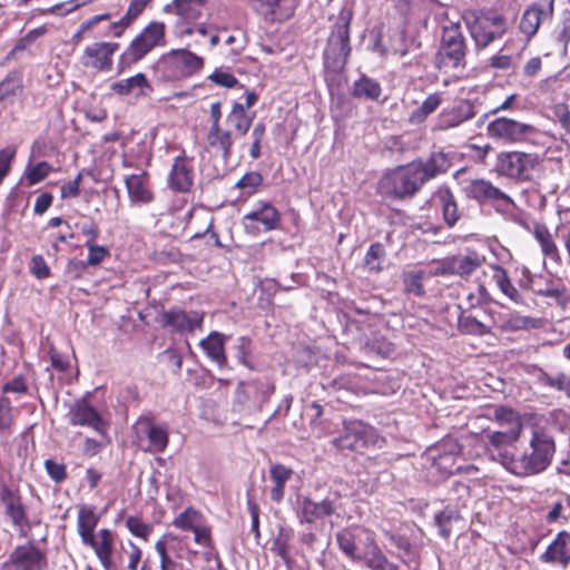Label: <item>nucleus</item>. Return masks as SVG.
<instances>
[{
	"label": "nucleus",
	"instance_id": "nucleus-1",
	"mask_svg": "<svg viewBox=\"0 0 570 570\" xmlns=\"http://www.w3.org/2000/svg\"><path fill=\"white\" fill-rule=\"evenodd\" d=\"M492 420L498 423L500 430L484 429L478 440L493 458L511 470L514 458L508 448L519 442L523 431V422L520 413L507 405H499L493 411Z\"/></svg>",
	"mask_w": 570,
	"mask_h": 570
},
{
	"label": "nucleus",
	"instance_id": "nucleus-2",
	"mask_svg": "<svg viewBox=\"0 0 570 570\" xmlns=\"http://www.w3.org/2000/svg\"><path fill=\"white\" fill-rule=\"evenodd\" d=\"M332 446L344 454L366 455L386 445V439L372 424L358 419L344 420L338 434L331 440Z\"/></svg>",
	"mask_w": 570,
	"mask_h": 570
},
{
	"label": "nucleus",
	"instance_id": "nucleus-3",
	"mask_svg": "<svg viewBox=\"0 0 570 570\" xmlns=\"http://www.w3.org/2000/svg\"><path fill=\"white\" fill-rule=\"evenodd\" d=\"M205 59L187 48L170 49L154 63L153 70L157 82L177 85L199 73Z\"/></svg>",
	"mask_w": 570,
	"mask_h": 570
},
{
	"label": "nucleus",
	"instance_id": "nucleus-4",
	"mask_svg": "<svg viewBox=\"0 0 570 570\" xmlns=\"http://www.w3.org/2000/svg\"><path fill=\"white\" fill-rule=\"evenodd\" d=\"M468 43L459 22H449L442 29L434 66L440 72L462 73L466 68Z\"/></svg>",
	"mask_w": 570,
	"mask_h": 570
},
{
	"label": "nucleus",
	"instance_id": "nucleus-5",
	"mask_svg": "<svg viewBox=\"0 0 570 570\" xmlns=\"http://www.w3.org/2000/svg\"><path fill=\"white\" fill-rule=\"evenodd\" d=\"M167 26L164 21H149L120 53L118 67L122 71L138 63L156 48L167 45Z\"/></svg>",
	"mask_w": 570,
	"mask_h": 570
},
{
	"label": "nucleus",
	"instance_id": "nucleus-6",
	"mask_svg": "<svg viewBox=\"0 0 570 570\" xmlns=\"http://www.w3.org/2000/svg\"><path fill=\"white\" fill-rule=\"evenodd\" d=\"M530 452L514 459L511 471L517 475H533L543 472L556 453L553 438L543 430H534L530 439Z\"/></svg>",
	"mask_w": 570,
	"mask_h": 570
},
{
	"label": "nucleus",
	"instance_id": "nucleus-7",
	"mask_svg": "<svg viewBox=\"0 0 570 570\" xmlns=\"http://www.w3.org/2000/svg\"><path fill=\"white\" fill-rule=\"evenodd\" d=\"M466 27L474 46L484 49L497 40L503 38L508 31L507 17L495 9H480L465 18Z\"/></svg>",
	"mask_w": 570,
	"mask_h": 570
},
{
	"label": "nucleus",
	"instance_id": "nucleus-8",
	"mask_svg": "<svg viewBox=\"0 0 570 570\" xmlns=\"http://www.w3.org/2000/svg\"><path fill=\"white\" fill-rule=\"evenodd\" d=\"M352 19V10L342 9L340 11L323 52L324 65L327 69L338 71L347 63L352 51L350 43V27Z\"/></svg>",
	"mask_w": 570,
	"mask_h": 570
},
{
	"label": "nucleus",
	"instance_id": "nucleus-9",
	"mask_svg": "<svg viewBox=\"0 0 570 570\" xmlns=\"http://www.w3.org/2000/svg\"><path fill=\"white\" fill-rule=\"evenodd\" d=\"M423 185L416 167L410 163L386 173L379 181V190L389 198L404 200L415 196Z\"/></svg>",
	"mask_w": 570,
	"mask_h": 570
},
{
	"label": "nucleus",
	"instance_id": "nucleus-10",
	"mask_svg": "<svg viewBox=\"0 0 570 570\" xmlns=\"http://www.w3.org/2000/svg\"><path fill=\"white\" fill-rule=\"evenodd\" d=\"M154 549L159 559V570H184L183 560L197 554L186 537L171 531L163 533L155 541Z\"/></svg>",
	"mask_w": 570,
	"mask_h": 570
},
{
	"label": "nucleus",
	"instance_id": "nucleus-11",
	"mask_svg": "<svg viewBox=\"0 0 570 570\" xmlns=\"http://www.w3.org/2000/svg\"><path fill=\"white\" fill-rule=\"evenodd\" d=\"M171 524L183 532H191L194 534V542L207 549L204 553V559L210 560L215 551L213 530L199 510L193 505L187 507L173 519Z\"/></svg>",
	"mask_w": 570,
	"mask_h": 570
},
{
	"label": "nucleus",
	"instance_id": "nucleus-12",
	"mask_svg": "<svg viewBox=\"0 0 570 570\" xmlns=\"http://www.w3.org/2000/svg\"><path fill=\"white\" fill-rule=\"evenodd\" d=\"M232 125L224 119V125L207 127L204 149L214 157L228 161L234 151L235 140L247 135L250 128Z\"/></svg>",
	"mask_w": 570,
	"mask_h": 570
},
{
	"label": "nucleus",
	"instance_id": "nucleus-13",
	"mask_svg": "<svg viewBox=\"0 0 570 570\" xmlns=\"http://www.w3.org/2000/svg\"><path fill=\"white\" fill-rule=\"evenodd\" d=\"M111 18L112 14L110 12H102L83 20L71 37L72 45L78 46L83 40L90 39L121 38L126 32V28L120 19L111 21Z\"/></svg>",
	"mask_w": 570,
	"mask_h": 570
},
{
	"label": "nucleus",
	"instance_id": "nucleus-14",
	"mask_svg": "<svg viewBox=\"0 0 570 570\" xmlns=\"http://www.w3.org/2000/svg\"><path fill=\"white\" fill-rule=\"evenodd\" d=\"M535 127L509 117H497L487 125L489 138L503 145H519L534 135Z\"/></svg>",
	"mask_w": 570,
	"mask_h": 570
},
{
	"label": "nucleus",
	"instance_id": "nucleus-15",
	"mask_svg": "<svg viewBox=\"0 0 570 570\" xmlns=\"http://www.w3.org/2000/svg\"><path fill=\"white\" fill-rule=\"evenodd\" d=\"M132 430L146 452L164 453L169 444L167 424H157L153 415L139 416L132 425Z\"/></svg>",
	"mask_w": 570,
	"mask_h": 570
},
{
	"label": "nucleus",
	"instance_id": "nucleus-16",
	"mask_svg": "<svg viewBox=\"0 0 570 570\" xmlns=\"http://www.w3.org/2000/svg\"><path fill=\"white\" fill-rule=\"evenodd\" d=\"M538 165V155L523 151H502L497 157L495 170L499 175L524 181Z\"/></svg>",
	"mask_w": 570,
	"mask_h": 570
},
{
	"label": "nucleus",
	"instance_id": "nucleus-17",
	"mask_svg": "<svg viewBox=\"0 0 570 570\" xmlns=\"http://www.w3.org/2000/svg\"><path fill=\"white\" fill-rule=\"evenodd\" d=\"M67 417L71 426L87 428L96 432L100 438H107L109 423L90 403L88 397L76 400L69 409Z\"/></svg>",
	"mask_w": 570,
	"mask_h": 570
},
{
	"label": "nucleus",
	"instance_id": "nucleus-18",
	"mask_svg": "<svg viewBox=\"0 0 570 570\" xmlns=\"http://www.w3.org/2000/svg\"><path fill=\"white\" fill-rule=\"evenodd\" d=\"M120 45L114 41H95L87 45L79 57V63L92 72H109L114 67V56Z\"/></svg>",
	"mask_w": 570,
	"mask_h": 570
},
{
	"label": "nucleus",
	"instance_id": "nucleus-19",
	"mask_svg": "<svg viewBox=\"0 0 570 570\" xmlns=\"http://www.w3.org/2000/svg\"><path fill=\"white\" fill-rule=\"evenodd\" d=\"M3 568L12 570H46L48 559L33 541L17 546L9 554V559L3 563Z\"/></svg>",
	"mask_w": 570,
	"mask_h": 570
},
{
	"label": "nucleus",
	"instance_id": "nucleus-20",
	"mask_svg": "<svg viewBox=\"0 0 570 570\" xmlns=\"http://www.w3.org/2000/svg\"><path fill=\"white\" fill-rule=\"evenodd\" d=\"M281 220V213L272 203L259 200L253 210L244 215L243 225L247 233L257 234L256 223L262 224L265 232H272L279 228Z\"/></svg>",
	"mask_w": 570,
	"mask_h": 570
},
{
	"label": "nucleus",
	"instance_id": "nucleus-21",
	"mask_svg": "<svg viewBox=\"0 0 570 570\" xmlns=\"http://www.w3.org/2000/svg\"><path fill=\"white\" fill-rule=\"evenodd\" d=\"M463 191L466 198L473 199L480 205H510L513 203L509 195L484 178L471 180Z\"/></svg>",
	"mask_w": 570,
	"mask_h": 570
},
{
	"label": "nucleus",
	"instance_id": "nucleus-22",
	"mask_svg": "<svg viewBox=\"0 0 570 570\" xmlns=\"http://www.w3.org/2000/svg\"><path fill=\"white\" fill-rule=\"evenodd\" d=\"M208 0H171L165 4L163 11L177 17L175 31L186 24L199 21L206 10Z\"/></svg>",
	"mask_w": 570,
	"mask_h": 570
},
{
	"label": "nucleus",
	"instance_id": "nucleus-23",
	"mask_svg": "<svg viewBox=\"0 0 570 570\" xmlns=\"http://www.w3.org/2000/svg\"><path fill=\"white\" fill-rule=\"evenodd\" d=\"M0 501L4 505L6 515L14 528L29 525L27 508L23 504L20 491L10 488L2 480L0 484Z\"/></svg>",
	"mask_w": 570,
	"mask_h": 570
},
{
	"label": "nucleus",
	"instance_id": "nucleus-24",
	"mask_svg": "<svg viewBox=\"0 0 570 570\" xmlns=\"http://www.w3.org/2000/svg\"><path fill=\"white\" fill-rule=\"evenodd\" d=\"M193 158L187 157L185 150L174 158L168 175V186L176 193H189L194 185Z\"/></svg>",
	"mask_w": 570,
	"mask_h": 570
},
{
	"label": "nucleus",
	"instance_id": "nucleus-25",
	"mask_svg": "<svg viewBox=\"0 0 570 570\" xmlns=\"http://www.w3.org/2000/svg\"><path fill=\"white\" fill-rule=\"evenodd\" d=\"M539 559L542 563L567 569L570 566V532L559 531Z\"/></svg>",
	"mask_w": 570,
	"mask_h": 570
},
{
	"label": "nucleus",
	"instance_id": "nucleus-26",
	"mask_svg": "<svg viewBox=\"0 0 570 570\" xmlns=\"http://www.w3.org/2000/svg\"><path fill=\"white\" fill-rule=\"evenodd\" d=\"M297 519L301 524H314L318 520L332 517L336 512L334 501L328 498L316 502L309 497H303L297 500Z\"/></svg>",
	"mask_w": 570,
	"mask_h": 570
},
{
	"label": "nucleus",
	"instance_id": "nucleus-27",
	"mask_svg": "<svg viewBox=\"0 0 570 570\" xmlns=\"http://www.w3.org/2000/svg\"><path fill=\"white\" fill-rule=\"evenodd\" d=\"M432 200L441 212L445 226L448 228H453L462 218L463 210L460 209L452 189L446 185L438 187L432 195Z\"/></svg>",
	"mask_w": 570,
	"mask_h": 570
},
{
	"label": "nucleus",
	"instance_id": "nucleus-28",
	"mask_svg": "<svg viewBox=\"0 0 570 570\" xmlns=\"http://www.w3.org/2000/svg\"><path fill=\"white\" fill-rule=\"evenodd\" d=\"M163 327H169L177 333H190L203 324V315L197 312L187 313L179 308H170L160 315Z\"/></svg>",
	"mask_w": 570,
	"mask_h": 570
},
{
	"label": "nucleus",
	"instance_id": "nucleus-29",
	"mask_svg": "<svg viewBox=\"0 0 570 570\" xmlns=\"http://www.w3.org/2000/svg\"><path fill=\"white\" fill-rule=\"evenodd\" d=\"M116 533L107 528L100 529L97 534L83 544L90 547L105 570L114 568L112 553Z\"/></svg>",
	"mask_w": 570,
	"mask_h": 570
},
{
	"label": "nucleus",
	"instance_id": "nucleus-30",
	"mask_svg": "<svg viewBox=\"0 0 570 570\" xmlns=\"http://www.w3.org/2000/svg\"><path fill=\"white\" fill-rule=\"evenodd\" d=\"M275 392V385L268 379H253L239 382L236 395L239 402H263Z\"/></svg>",
	"mask_w": 570,
	"mask_h": 570
},
{
	"label": "nucleus",
	"instance_id": "nucleus-31",
	"mask_svg": "<svg viewBox=\"0 0 570 570\" xmlns=\"http://www.w3.org/2000/svg\"><path fill=\"white\" fill-rule=\"evenodd\" d=\"M423 183L445 174L451 167V159L443 150L432 151L426 160L412 161Z\"/></svg>",
	"mask_w": 570,
	"mask_h": 570
},
{
	"label": "nucleus",
	"instance_id": "nucleus-32",
	"mask_svg": "<svg viewBox=\"0 0 570 570\" xmlns=\"http://www.w3.org/2000/svg\"><path fill=\"white\" fill-rule=\"evenodd\" d=\"M476 115L475 107L469 99H461L455 105L444 108L440 114L441 128H455L471 120Z\"/></svg>",
	"mask_w": 570,
	"mask_h": 570
},
{
	"label": "nucleus",
	"instance_id": "nucleus-33",
	"mask_svg": "<svg viewBox=\"0 0 570 570\" xmlns=\"http://www.w3.org/2000/svg\"><path fill=\"white\" fill-rule=\"evenodd\" d=\"M258 101V95L254 91H246L245 102L234 101L227 112V121L232 125L250 128L255 119V112L249 111Z\"/></svg>",
	"mask_w": 570,
	"mask_h": 570
},
{
	"label": "nucleus",
	"instance_id": "nucleus-34",
	"mask_svg": "<svg viewBox=\"0 0 570 570\" xmlns=\"http://www.w3.org/2000/svg\"><path fill=\"white\" fill-rule=\"evenodd\" d=\"M125 185L132 204H149L155 198L149 185V175L146 171L129 175L125 180Z\"/></svg>",
	"mask_w": 570,
	"mask_h": 570
},
{
	"label": "nucleus",
	"instance_id": "nucleus-35",
	"mask_svg": "<svg viewBox=\"0 0 570 570\" xmlns=\"http://www.w3.org/2000/svg\"><path fill=\"white\" fill-rule=\"evenodd\" d=\"M552 6L550 4L547 9L541 8L539 4H532L524 10L522 13L519 29L525 36L529 41L539 30V27L544 18L552 16Z\"/></svg>",
	"mask_w": 570,
	"mask_h": 570
},
{
	"label": "nucleus",
	"instance_id": "nucleus-36",
	"mask_svg": "<svg viewBox=\"0 0 570 570\" xmlns=\"http://www.w3.org/2000/svg\"><path fill=\"white\" fill-rule=\"evenodd\" d=\"M492 323L502 332H517L523 330L538 328L540 321L530 316L521 315L518 312H510L504 317L497 320L492 312L489 311Z\"/></svg>",
	"mask_w": 570,
	"mask_h": 570
},
{
	"label": "nucleus",
	"instance_id": "nucleus-37",
	"mask_svg": "<svg viewBox=\"0 0 570 570\" xmlns=\"http://www.w3.org/2000/svg\"><path fill=\"white\" fill-rule=\"evenodd\" d=\"M24 90L23 73L14 69L0 81V102L12 105Z\"/></svg>",
	"mask_w": 570,
	"mask_h": 570
},
{
	"label": "nucleus",
	"instance_id": "nucleus-38",
	"mask_svg": "<svg viewBox=\"0 0 570 570\" xmlns=\"http://www.w3.org/2000/svg\"><path fill=\"white\" fill-rule=\"evenodd\" d=\"M362 560L370 570H400L399 564L387 558L375 540L366 546Z\"/></svg>",
	"mask_w": 570,
	"mask_h": 570
},
{
	"label": "nucleus",
	"instance_id": "nucleus-39",
	"mask_svg": "<svg viewBox=\"0 0 570 570\" xmlns=\"http://www.w3.org/2000/svg\"><path fill=\"white\" fill-rule=\"evenodd\" d=\"M134 89L139 90L137 96H147L153 91V87L145 73L138 72L132 77L121 79L111 85V90L120 96H128Z\"/></svg>",
	"mask_w": 570,
	"mask_h": 570
},
{
	"label": "nucleus",
	"instance_id": "nucleus-40",
	"mask_svg": "<svg viewBox=\"0 0 570 570\" xmlns=\"http://www.w3.org/2000/svg\"><path fill=\"white\" fill-rule=\"evenodd\" d=\"M99 521L100 515L96 513L95 507L87 504L79 507L77 517V531L82 543L95 535V529Z\"/></svg>",
	"mask_w": 570,
	"mask_h": 570
},
{
	"label": "nucleus",
	"instance_id": "nucleus-41",
	"mask_svg": "<svg viewBox=\"0 0 570 570\" xmlns=\"http://www.w3.org/2000/svg\"><path fill=\"white\" fill-rule=\"evenodd\" d=\"M206 355L218 366L227 365V356L225 353V336L218 332H212L199 343Z\"/></svg>",
	"mask_w": 570,
	"mask_h": 570
},
{
	"label": "nucleus",
	"instance_id": "nucleus-42",
	"mask_svg": "<svg viewBox=\"0 0 570 570\" xmlns=\"http://www.w3.org/2000/svg\"><path fill=\"white\" fill-rule=\"evenodd\" d=\"M531 234L540 245L542 254L551 261L560 262L559 248L554 242V238L543 223H534L531 229Z\"/></svg>",
	"mask_w": 570,
	"mask_h": 570
},
{
	"label": "nucleus",
	"instance_id": "nucleus-43",
	"mask_svg": "<svg viewBox=\"0 0 570 570\" xmlns=\"http://www.w3.org/2000/svg\"><path fill=\"white\" fill-rule=\"evenodd\" d=\"M294 471L281 463L273 464L269 469V479L273 483L271 488V499L275 503H279L285 494V485L293 476Z\"/></svg>",
	"mask_w": 570,
	"mask_h": 570
},
{
	"label": "nucleus",
	"instance_id": "nucleus-44",
	"mask_svg": "<svg viewBox=\"0 0 570 570\" xmlns=\"http://www.w3.org/2000/svg\"><path fill=\"white\" fill-rule=\"evenodd\" d=\"M351 95L355 99L376 101L382 95V87L377 80L362 75L354 81Z\"/></svg>",
	"mask_w": 570,
	"mask_h": 570
},
{
	"label": "nucleus",
	"instance_id": "nucleus-45",
	"mask_svg": "<svg viewBox=\"0 0 570 570\" xmlns=\"http://www.w3.org/2000/svg\"><path fill=\"white\" fill-rule=\"evenodd\" d=\"M484 258L476 252L471 250L462 257H455L450 261L449 268L452 274L465 277L474 273L482 266Z\"/></svg>",
	"mask_w": 570,
	"mask_h": 570
},
{
	"label": "nucleus",
	"instance_id": "nucleus-46",
	"mask_svg": "<svg viewBox=\"0 0 570 570\" xmlns=\"http://www.w3.org/2000/svg\"><path fill=\"white\" fill-rule=\"evenodd\" d=\"M458 330L461 334L485 336L492 334V326L479 321L470 313L462 311L458 317Z\"/></svg>",
	"mask_w": 570,
	"mask_h": 570
},
{
	"label": "nucleus",
	"instance_id": "nucleus-47",
	"mask_svg": "<svg viewBox=\"0 0 570 570\" xmlns=\"http://www.w3.org/2000/svg\"><path fill=\"white\" fill-rule=\"evenodd\" d=\"M386 250L382 243L375 242L370 245L363 258V268L371 274H380L384 269Z\"/></svg>",
	"mask_w": 570,
	"mask_h": 570
},
{
	"label": "nucleus",
	"instance_id": "nucleus-48",
	"mask_svg": "<svg viewBox=\"0 0 570 570\" xmlns=\"http://www.w3.org/2000/svg\"><path fill=\"white\" fill-rule=\"evenodd\" d=\"M49 31L46 24L39 26L28 31L23 37L18 39L12 49L6 55L4 60L11 61L17 60L22 51L28 50L36 41L47 35Z\"/></svg>",
	"mask_w": 570,
	"mask_h": 570
},
{
	"label": "nucleus",
	"instance_id": "nucleus-49",
	"mask_svg": "<svg viewBox=\"0 0 570 570\" xmlns=\"http://www.w3.org/2000/svg\"><path fill=\"white\" fill-rule=\"evenodd\" d=\"M442 94L433 92L429 95L424 101L415 108L409 116V121L413 125L424 122L428 117L433 114L442 104Z\"/></svg>",
	"mask_w": 570,
	"mask_h": 570
},
{
	"label": "nucleus",
	"instance_id": "nucleus-50",
	"mask_svg": "<svg viewBox=\"0 0 570 570\" xmlns=\"http://www.w3.org/2000/svg\"><path fill=\"white\" fill-rule=\"evenodd\" d=\"M493 281L495 282L499 289L508 296L512 302L517 304L523 303V297L518 292V289L513 286L508 272L500 265H495L493 268Z\"/></svg>",
	"mask_w": 570,
	"mask_h": 570
},
{
	"label": "nucleus",
	"instance_id": "nucleus-51",
	"mask_svg": "<svg viewBox=\"0 0 570 570\" xmlns=\"http://www.w3.org/2000/svg\"><path fill=\"white\" fill-rule=\"evenodd\" d=\"M425 276L426 273L422 269H411L403 272L402 283L404 286V292L417 297L424 296L425 291L423 286V279Z\"/></svg>",
	"mask_w": 570,
	"mask_h": 570
},
{
	"label": "nucleus",
	"instance_id": "nucleus-52",
	"mask_svg": "<svg viewBox=\"0 0 570 570\" xmlns=\"http://www.w3.org/2000/svg\"><path fill=\"white\" fill-rule=\"evenodd\" d=\"M125 525L131 535L145 542L149 541L154 532V525L146 522L140 515H128Z\"/></svg>",
	"mask_w": 570,
	"mask_h": 570
},
{
	"label": "nucleus",
	"instance_id": "nucleus-53",
	"mask_svg": "<svg viewBox=\"0 0 570 570\" xmlns=\"http://www.w3.org/2000/svg\"><path fill=\"white\" fill-rule=\"evenodd\" d=\"M292 531L281 528L272 543V552L278 556L285 563H291L289 540Z\"/></svg>",
	"mask_w": 570,
	"mask_h": 570
},
{
	"label": "nucleus",
	"instance_id": "nucleus-54",
	"mask_svg": "<svg viewBox=\"0 0 570 570\" xmlns=\"http://www.w3.org/2000/svg\"><path fill=\"white\" fill-rule=\"evenodd\" d=\"M154 0H130L126 13L120 18L124 27L129 29L134 22L151 6Z\"/></svg>",
	"mask_w": 570,
	"mask_h": 570
},
{
	"label": "nucleus",
	"instance_id": "nucleus-55",
	"mask_svg": "<svg viewBox=\"0 0 570 570\" xmlns=\"http://www.w3.org/2000/svg\"><path fill=\"white\" fill-rule=\"evenodd\" d=\"M53 170L52 166L47 161H39L33 166H27L23 177L29 186H33L42 181Z\"/></svg>",
	"mask_w": 570,
	"mask_h": 570
},
{
	"label": "nucleus",
	"instance_id": "nucleus-56",
	"mask_svg": "<svg viewBox=\"0 0 570 570\" xmlns=\"http://www.w3.org/2000/svg\"><path fill=\"white\" fill-rule=\"evenodd\" d=\"M336 542L340 550L348 558L356 559V538L350 530L344 529L336 533Z\"/></svg>",
	"mask_w": 570,
	"mask_h": 570
},
{
	"label": "nucleus",
	"instance_id": "nucleus-57",
	"mask_svg": "<svg viewBox=\"0 0 570 570\" xmlns=\"http://www.w3.org/2000/svg\"><path fill=\"white\" fill-rule=\"evenodd\" d=\"M459 514L451 510H443L435 515V523L439 528V534L449 539L452 534V522L459 520Z\"/></svg>",
	"mask_w": 570,
	"mask_h": 570
},
{
	"label": "nucleus",
	"instance_id": "nucleus-58",
	"mask_svg": "<svg viewBox=\"0 0 570 570\" xmlns=\"http://www.w3.org/2000/svg\"><path fill=\"white\" fill-rule=\"evenodd\" d=\"M124 558L127 559L126 568L128 570H138V566L142 558V550L134 541L128 540L127 546L121 544ZM122 560V557L120 558Z\"/></svg>",
	"mask_w": 570,
	"mask_h": 570
},
{
	"label": "nucleus",
	"instance_id": "nucleus-59",
	"mask_svg": "<svg viewBox=\"0 0 570 570\" xmlns=\"http://www.w3.org/2000/svg\"><path fill=\"white\" fill-rule=\"evenodd\" d=\"M263 180L264 178L261 173L248 171L238 179L235 187L246 190L248 195H253L262 186Z\"/></svg>",
	"mask_w": 570,
	"mask_h": 570
},
{
	"label": "nucleus",
	"instance_id": "nucleus-60",
	"mask_svg": "<svg viewBox=\"0 0 570 570\" xmlns=\"http://www.w3.org/2000/svg\"><path fill=\"white\" fill-rule=\"evenodd\" d=\"M110 442H111V439L108 433H107V438H101L100 440L87 436L83 440L82 454L86 458H94V456L98 455L104 450L105 446L110 444Z\"/></svg>",
	"mask_w": 570,
	"mask_h": 570
},
{
	"label": "nucleus",
	"instance_id": "nucleus-61",
	"mask_svg": "<svg viewBox=\"0 0 570 570\" xmlns=\"http://www.w3.org/2000/svg\"><path fill=\"white\" fill-rule=\"evenodd\" d=\"M12 404L8 396H0V432H10L13 424Z\"/></svg>",
	"mask_w": 570,
	"mask_h": 570
},
{
	"label": "nucleus",
	"instance_id": "nucleus-62",
	"mask_svg": "<svg viewBox=\"0 0 570 570\" xmlns=\"http://www.w3.org/2000/svg\"><path fill=\"white\" fill-rule=\"evenodd\" d=\"M541 381L544 385L570 395V379L566 373H558L556 375L544 374Z\"/></svg>",
	"mask_w": 570,
	"mask_h": 570
},
{
	"label": "nucleus",
	"instance_id": "nucleus-63",
	"mask_svg": "<svg viewBox=\"0 0 570 570\" xmlns=\"http://www.w3.org/2000/svg\"><path fill=\"white\" fill-rule=\"evenodd\" d=\"M43 466L47 474L56 483L63 482L68 476L67 466L63 463H58L52 459H47Z\"/></svg>",
	"mask_w": 570,
	"mask_h": 570
},
{
	"label": "nucleus",
	"instance_id": "nucleus-64",
	"mask_svg": "<svg viewBox=\"0 0 570 570\" xmlns=\"http://www.w3.org/2000/svg\"><path fill=\"white\" fill-rule=\"evenodd\" d=\"M208 79L215 85L224 88H234L239 85L238 79L232 72L223 69H215Z\"/></svg>",
	"mask_w": 570,
	"mask_h": 570
}]
</instances>
